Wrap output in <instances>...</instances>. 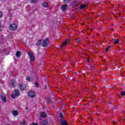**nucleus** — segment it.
<instances>
[{
	"label": "nucleus",
	"mask_w": 125,
	"mask_h": 125,
	"mask_svg": "<svg viewBox=\"0 0 125 125\" xmlns=\"http://www.w3.org/2000/svg\"><path fill=\"white\" fill-rule=\"evenodd\" d=\"M49 42V39L48 38H46L43 41L42 43L41 44L42 46L43 47H46L47 43Z\"/></svg>",
	"instance_id": "nucleus-1"
},
{
	"label": "nucleus",
	"mask_w": 125,
	"mask_h": 125,
	"mask_svg": "<svg viewBox=\"0 0 125 125\" xmlns=\"http://www.w3.org/2000/svg\"><path fill=\"white\" fill-rule=\"evenodd\" d=\"M9 29L11 31H16L17 30V25L13 23L9 26Z\"/></svg>",
	"instance_id": "nucleus-2"
},
{
	"label": "nucleus",
	"mask_w": 125,
	"mask_h": 125,
	"mask_svg": "<svg viewBox=\"0 0 125 125\" xmlns=\"http://www.w3.org/2000/svg\"><path fill=\"white\" fill-rule=\"evenodd\" d=\"M28 55L30 57V61L31 62H34V61H35V56H34L33 53L29 52L28 53Z\"/></svg>",
	"instance_id": "nucleus-3"
},
{
	"label": "nucleus",
	"mask_w": 125,
	"mask_h": 125,
	"mask_svg": "<svg viewBox=\"0 0 125 125\" xmlns=\"http://www.w3.org/2000/svg\"><path fill=\"white\" fill-rule=\"evenodd\" d=\"M19 88H20V90H21V91L26 90V89L27 88V86H26V85H25V84L21 83L19 85Z\"/></svg>",
	"instance_id": "nucleus-4"
},
{
	"label": "nucleus",
	"mask_w": 125,
	"mask_h": 125,
	"mask_svg": "<svg viewBox=\"0 0 125 125\" xmlns=\"http://www.w3.org/2000/svg\"><path fill=\"white\" fill-rule=\"evenodd\" d=\"M28 96L31 98H34V97H35V92H34V91H30L28 92Z\"/></svg>",
	"instance_id": "nucleus-5"
},
{
	"label": "nucleus",
	"mask_w": 125,
	"mask_h": 125,
	"mask_svg": "<svg viewBox=\"0 0 125 125\" xmlns=\"http://www.w3.org/2000/svg\"><path fill=\"white\" fill-rule=\"evenodd\" d=\"M67 7H68V5L67 4H64L62 5L61 8L63 12H65L66 11V9H67Z\"/></svg>",
	"instance_id": "nucleus-6"
},
{
	"label": "nucleus",
	"mask_w": 125,
	"mask_h": 125,
	"mask_svg": "<svg viewBox=\"0 0 125 125\" xmlns=\"http://www.w3.org/2000/svg\"><path fill=\"white\" fill-rule=\"evenodd\" d=\"M17 85V82L15 80H12L11 82V87H15Z\"/></svg>",
	"instance_id": "nucleus-7"
},
{
	"label": "nucleus",
	"mask_w": 125,
	"mask_h": 125,
	"mask_svg": "<svg viewBox=\"0 0 125 125\" xmlns=\"http://www.w3.org/2000/svg\"><path fill=\"white\" fill-rule=\"evenodd\" d=\"M0 95L2 101L5 103L6 102V96H5V95H3V94H1Z\"/></svg>",
	"instance_id": "nucleus-8"
},
{
	"label": "nucleus",
	"mask_w": 125,
	"mask_h": 125,
	"mask_svg": "<svg viewBox=\"0 0 125 125\" xmlns=\"http://www.w3.org/2000/svg\"><path fill=\"white\" fill-rule=\"evenodd\" d=\"M12 114L14 117H16V116H18L19 115V113L17 110H13Z\"/></svg>",
	"instance_id": "nucleus-9"
},
{
	"label": "nucleus",
	"mask_w": 125,
	"mask_h": 125,
	"mask_svg": "<svg viewBox=\"0 0 125 125\" xmlns=\"http://www.w3.org/2000/svg\"><path fill=\"white\" fill-rule=\"evenodd\" d=\"M15 94L16 96H20V91L18 89H16L15 90Z\"/></svg>",
	"instance_id": "nucleus-10"
},
{
	"label": "nucleus",
	"mask_w": 125,
	"mask_h": 125,
	"mask_svg": "<svg viewBox=\"0 0 125 125\" xmlns=\"http://www.w3.org/2000/svg\"><path fill=\"white\" fill-rule=\"evenodd\" d=\"M79 4V3L78 1H75L73 3H72L73 6H78Z\"/></svg>",
	"instance_id": "nucleus-11"
},
{
	"label": "nucleus",
	"mask_w": 125,
	"mask_h": 125,
	"mask_svg": "<svg viewBox=\"0 0 125 125\" xmlns=\"http://www.w3.org/2000/svg\"><path fill=\"white\" fill-rule=\"evenodd\" d=\"M41 42H42V40H41V39H39V40L35 44V45H37V46H39V45H41Z\"/></svg>",
	"instance_id": "nucleus-12"
},
{
	"label": "nucleus",
	"mask_w": 125,
	"mask_h": 125,
	"mask_svg": "<svg viewBox=\"0 0 125 125\" xmlns=\"http://www.w3.org/2000/svg\"><path fill=\"white\" fill-rule=\"evenodd\" d=\"M26 80L27 81V82H33V78L30 77L29 76L26 78Z\"/></svg>",
	"instance_id": "nucleus-13"
},
{
	"label": "nucleus",
	"mask_w": 125,
	"mask_h": 125,
	"mask_svg": "<svg viewBox=\"0 0 125 125\" xmlns=\"http://www.w3.org/2000/svg\"><path fill=\"white\" fill-rule=\"evenodd\" d=\"M42 6H43V7H45L47 8L48 7V3L46 2H43L42 3Z\"/></svg>",
	"instance_id": "nucleus-14"
},
{
	"label": "nucleus",
	"mask_w": 125,
	"mask_h": 125,
	"mask_svg": "<svg viewBox=\"0 0 125 125\" xmlns=\"http://www.w3.org/2000/svg\"><path fill=\"white\" fill-rule=\"evenodd\" d=\"M41 118H46V113L45 112H42L41 114Z\"/></svg>",
	"instance_id": "nucleus-15"
},
{
	"label": "nucleus",
	"mask_w": 125,
	"mask_h": 125,
	"mask_svg": "<svg viewBox=\"0 0 125 125\" xmlns=\"http://www.w3.org/2000/svg\"><path fill=\"white\" fill-rule=\"evenodd\" d=\"M86 7V5L85 4H81L79 7L80 9H84Z\"/></svg>",
	"instance_id": "nucleus-16"
},
{
	"label": "nucleus",
	"mask_w": 125,
	"mask_h": 125,
	"mask_svg": "<svg viewBox=\"0 0 125 125\" xmlns=\"http://www.w3.org/2000/svg\"><path fill=\"white\" fill-rule=\"evenodd\" d=\"M69 42V40L67 39L65 41H64L62 43V46H65L66 44H67V42Z\"/></svg>",
	"instance_id": "nucleus-17"
},
{
	"label": "nucleus",
	"mask_w": 125,
	"mask_h": 125,
	"mask_svg": "<svg viewBox=\"0 0 125 125\" xmlns=\"http://www.w3.org/2000/svg\"><path fill=\"white\" fill-rule=\"evenodd\" d=\"M20 55H21V52L20 51H17L16 54V56L17 57H20Z\"/></svg>",
	"instance_id": "nucleus-18"
},
{
	"label": "nucleus",
	"mask_w": 125,
	"mask_h": 125,
	"mask_svg": "<svg viewBox=\"0 0 125 125\" xmlns=\"http://www.w3.org/2000/svg\"><path fill=\"white\" fill-rule=\"evenodd\" d=\"M48 123L46 121H43L41 122V125H47Z\"/></svg>",
	"instance_id": "nucleus-19"
},
{
	"label": "nucleus",
	"mask_w": 125,
	"mask_h": 125,
	"mask_svg": "<svg viewBox=\"0 0 125 125\" xmlns=\"http://www.w3.org/2000/svg\"><path fill=\"white\" fill-rule=\"evenodd\" d=\"M61 125H68V122H67L66 121H62V122H61Z\"/></svg>",
	"instance_id": "nucleus-20"
},
{
	"label": "nucleus",
	"mask_w": 125,
	"mask_h": 125,
	"mask_svg": "<svg viewBox=\"0 0 125 125\" xmlns=\"http://www.w3.org/2000/svg\"><path fill=\"white\" fill-rule=\"evenodd\" d=\"M119 42H120V40L118 39H114V44H118V43H119Z\"/></svg>",
	"instance_id": "nucleus-21"
},
{
	"label": "nucleus",
	"mask_w": 125,
	"mask_h": 125,
	"mask_svg": "<svg viewBox=\"0 0 125 125\" xmlns=\"http://www.w3.org/2000/svg\"><path fill=\"white\" fill-rule=\"evenodd\" d=\"M47 102H48V103L51 104V103H52V101H51V99L48 98L47 99Z\"/></svg>",
	"instance_id": "nucleus-22"
},
{
	"label": "nucleus",
	"mask_w": 125,
	"mask_h": 125,
	"mask_svg": "<svg viewBox=\"0 0 125 125\" xmlns=\"http://www.w3.org/2000/svg\"><path fill=\"white\" fill-rule=\"evenodd\" d=\"M121 95L122 96V97H124V96H125V91H122L121 93Z\"/></svg>",
	"instance_id": "nucleus-23"
},
{
	"label": "nucleus",
	"mask_w": 125,
	"mask_h": 125,
	"mask_svg": "<svg viewBox=\"0 0 125 125\" xmlns=\"http://www.w3.org/2000/svg\"><path fill=\"white\" fill-rule=\"evenodd\" d=\"M20 125H26V122L25 121H23L22 122H21L20 123Z\"/></svg>",
	"instance_id": "nucleus-24"
},
{
	"label": "nucleus",
	"mask_w": 125,
	"mask_h": 125,
	"mask_svg": "<svg viewBox=\"0 0 125 125\" xmlns=\"http://www.w3.org/2000/svg\"><path fill=\"white\" fill-rule=\"evenodd\" d=\"M38 0H30V2L32 3H35V2H37V1Z\"/></svg>",
	"instance_id": "nucleus-25"
},
{
	"label": "nucleus",
	"mask_w": 125,
	"mask_h": 125,
	"mask_svg": "<svg viewBox=\"0 0 125 125\" xmlns=\"http://www.w3.org/2000/svg\"><path fill=\"white\" fill-rule=\"evenodd\" d=\"M71 0H63V2H64V3H67V2H69Z\"/></svg>",
	"instance_id": "nucleus-26"
},
{
	"label": "nucleus",
	"mask_w": 125,
	"mask_h": 125,
	"mask_svg": "<svg viewBox=\"0 0 125 125\" xmlns=\"http://www.w3.org/2000/svg\"><path fill=\"white\" fill-rule=\"evenodd\" d=\"M110 47H111L110 46H108V47L105 49V52L109 51V49H110Z\"/></svg>",
	"instance_id": "nucleus-27"
},
{
	"label": "nucleus",
	"mask_w": 125,
	"mask_h": 125,
	"mask_svg": "<svg viewBox=\"0 0 125 125\" xmlns=\"http://www.w3.org/2000/svg\"><path fill=\"white\" fill-rule=\"evenodd\" d=\"M59 117H60V118L63 117V113H60V114H59Z\"/></svg>",
	"instance_id": "nucleus-28"
},
{
	"label": "nucleus",
	"mask_w": 125,
	"mask_h": 125,
	"mask_svg": "<svg viewBox=\"0 0 125 125\" xmlns=\"http://www.w3.org/2000/svg\"><path fill=\"white\" fill-rule=\"evenodd\" d=\"M35 84L36 87H38V86H39V83H38L37 82H35Z\"/></svg>",
	"instance_id": "nucleus-29"
},
{
	"label": "nucleus",
	"mask_w": 125,
	"mask_h": 125,
	"mask_svg": "<svg viewBox=\"0 0 125 125\" xmlns=\"http://www.w3.org/2000/svg\"><path fill=\"white\" fill-rule=\"evenodd\" d=\"M0 32H2V26L0 25Z\"/></svg>",
	"instance_id": "nucleus-30"
},
{
	"label": "nucleus",
	"mask_w": 125,
	"mask_h": 125,
	"mask_svg": "<svg viewBox=\"0 0 125 125\" xmlns=\"http://www.w3.org/2000/svg\"><path fill=\"white\" fill-rule=\"evenodd\" d=\"M64 119L63 118V117L62 118H61V123H62V122H64Z\"/></svg>",
	"instance_id": "nucleus-31"
},
{
	"label": "nucleus",
	"mask_w": 125,
	"mask_h": 125,
	"mask_svg": "<svg viewBox=\"0 0 125 125\" xmlns=\"http://www.w3.org/2000/svg\"><path fill=\"white\" fill-rule=\"evenodd\" d=\"M2 17V12L0 11V18H1Z\"/></svg>",
	"instance_id": "nucleus-32"
},
{
	"label": "nucleus",
	"mask_w": 125,
	"mask_h": 125,
	"mask_svg": "<svg viewBox=\"0 0 125 125\" xmlns=\"http://www.w3.org/2000/svg\"><path fill=\"white\" fill-rule=\"evenodd\" d=\"M76 42H79V43H80V42H81V40H80L79 39H76Z\"/></svg>",
	"instance_id": "nucleus-33"
},
{
	"label": "nucleus",
	"mask_w": 125,
	"mask_h": 125,
	"mask_svg": "<svg viewBox=\"0 0 125 125\" xmlns=\"http://www.w3.org/2000/svg\"><path fill=\"white\" fill-rule=\"evenodd\" d=\"M30 125H38L37 123H32Z\"/></svg>",
	"instance_id": "nucleus-34"
},
{
	"label": "nucleus",
	"mask_w": 125,
	"mask_h": 125,
	"mask_svg": "<svg viewBox=\"0 0 125 125\" xmlns=\"http://www.w3.org/2000/svg\"><path fill=\"white\" fill-rule=\"evenodd\" d=\"M116 124H117V122H116L115 121H113L112 122V125H116Z\"/></svg>",
	"instance_id": "nucleus-35"
},
{
	"label": "nucleus",
	"mask_w": 125,
	"mask_h": 125,
	"mask_svg": "<svg viewBox=\"0 0 125 125\" xmlns=\"http://www.w3.org/2000/svg\"><path fill=\"white\" fill-rule=\"evenodd\" d=\"M11 96H12V98H13V97H14V95H12Z\"/></svg>",
	"instance_id": "nucleus-36"
},
{
	"label": "nucleus",
	"mask_w": 125,
	"mask_h": 125,
	"mask_svg": "<svg viewBox=\"0 0 125 125\" xmlns=\"http://www.w3.org/2000/svg\"><path fill=\"white\" fill-rule=\"evenodd\" d=\"M87 62H89V60H87Z\"/></svg>",
	"instance_id": "nucleus-37"
},
{
	"label": "nucleus",
	"mask_w": 125,
	"mask_h": 125,
	"mask_svg": "<svg viewBox=\"0 0 125 125\" xmlns=\"http://www.w3.org/2000/svg\"><path fill=\"white\" fill-rule=\"evenodd\" d=\"M25 109H26V110H27V109H28L27 108V107H25Z\"/></svg>",
	"instance_id": "nucleus-38"
},
{
	"label": "nucleus",
	"mask_w": 125,
	"mask_h": 125,
	"mask_svg": "<svg viewBox=\"0 0 125 125\" xmlns=\"http://www.w3.org/2000/svg\"><path fill=\"white\" fill-rule=\"evenodd\" d=\"M122 77H124V75H122Z\"/></svg>",
	"instance_id": "nucleus-39"
},
{
	"label": "nucleus",
	"mask_w": 125,
	"mask_h": 125,
	"mask_svg": "<svg viewBox=\"0 0 125 125\" xmlns=\"http://www.w3.org/2000/svg\"><path fill=\"white\" fill-rule=\"evenodd\" d=\"M93 70H94V68H93Z\"/></svg>",
	"instance_id": "nucleus-40"
}]
</instances>
